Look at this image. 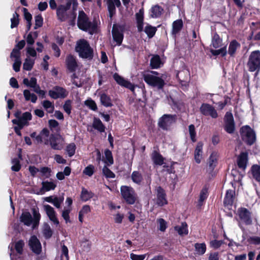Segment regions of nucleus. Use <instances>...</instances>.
Instances as JSON below:
<instances>
[{
  "label": "nucleus",
  "instance_id": "28",
  "mask_svg": "<svg viewBox=\"0 0 260 260\" xmlns=\"http://www.w3.org/2000/svg\"><path fill=\"white\" fill-rule=\"evenodd\" d=\"M163 11V8L158 5L153 6L150 10V17L155 18H158L162 14Z\"/></svg>",
  "mask_w": 260,
  "mask_h": 260
},
{
  "label": "nucleus",
  "instance_id": "42",
  "mask_svg": "<svg viewBox=\"0 0 260 260\" xmlns=\"http://www.w3.org/2000/svg\"><path fill=\"white\" fill-rule=\"evenodd\" d=\"M222 39L219 35L215 32L212 38V45L214 48H218L221 46Z\"/></svg>",
  "mask_w": 260,
  "mask_h": 260
},
{
  "label": "nucleus",
  "instance_id": "7",
  "mask_svg": "<svg viewBox=\"0 0 260 260\" xmlns=\"http://www.w3.org/2000/svg\"><path fill=\"white\" fill-rule=\"evenodd\" d=\"M71 8V3H67L65 5H60L56 10V16L58 20L61 22L66 21L69 19L71 12H68Z\"/></svg>",
  "mask_w": 260,
  "mask_h": 260
},
{
  "label": "nucleus",
  "instance_id": "16",
  "mask_svg": "<svg viewBox=\"0 0 260 260\" xmlns=\"http://www.w3.org/2000/svg\"><path fill=\"white\" fill-rule=\"evenodd\" d=\"M218 164V154L215 151H213L210 154L207 162L206 171L209 174H211Z\"/></svg>",
  "mask_w": 260,
  "mask_h": 260
},
{
  "label": "nucleus",
  "instance_id": "9",
  "mask_svg": "<svg viewBox=\"0 0 260 260\" xmlns=\"http://www.w3.org/2000/svg\"><path fill=\"white\" fill-rule=\"evenodd\" d=\"M68 94L69 91L66 88L59 86H55L52 89L48 91V95L54 100L64 99L68 96Z\"/></svg>",
  "mask_w": 260,
  "mask_h": 260
},
{
  "label": "nucleus",
  "instance_id": "13",
  "mask_svg": "<svg viewBox=\"0 0 260 260\" xmlns=\"http://www.w3.org/2000/svg\"><path fill=\"white\" fill-rule=\"evenodd\" d=\"M200 111L204 116H210L212 118H216L218 117V113L216 110L213 106L209 104L203 103L200 108Z\"/></svg>",
  "mask_w": 260,
  "mask_h": 260
},
{
  "label": "nucleus",
  "instance_id": "59",
  "mask_svg": "<svg viewBox=\"0 0 260 260\" xmlns=\"http://www.w3.org/2000/svg\"><path fill=\"white\" fill-rule=\"evenodd\" d=\"M35 25L34 29H37L42 26L43 24V18L41 14H39L35 17Z\"/></svg>",
  "mask_w": 260,
  "mask_h": 260
},
{
  "label": "nucleus",
  "instance_id": "44",
  "mask_svg": "<svg viewBox=\"0 0 260 260\" xmlns=\"http://www.w3.org/2000/svg\"><path fill=\"white\" fill-rule=\"evenodd\" d=\"M42 189L45 191H49L51 190H54L56 185L53 182H49L48 181H43L42 183Z\"/></svg>",
  "mask_w": 260,
  "mask_h": 260
},
{
  "label": "nucleus",
  "instance_id": "43",
  "mask_svg": "<svg viewBox=\"0 0 260 260\" xmlns=\"http://www.w3.org/2000/svg\"><path fill=\"white\" fill-rule=\"evenodd\" d=\"M195 250L199 255H203L206 251V245L205 243H197L194 244Z\"/></svg>",
  "mask_w": 260,
  "mask_h": 260
},
{
  "label": "nucleus",
  "instance_id": "2",
  "mask_svg": "<svg viewBox=\"0 0 260 260\" xmlns=\"http://www.w3.org/2000/svg\"><path fill=\"white\" fill-rule=\"evenodd\" d=\"M75 50L78 53L80 57L91 60L93 57V50L88 42L83 39L79 40L76 44Z\"/></svg>",
  "mask_w": 260,
  "mask_h": 260
},
{
  "label": "nucleus",
  "instance_id": "40",
  "mask_svg": "<svg viewBox=\"0 0 260 260\" xmlns=\"http://www.w3.org/2000/svg\"><path fill=\"white\" fill-rule=\"evenodd\" d=\"M157 31V28L155 26H153L149 24H147L144 29V31L147 35L149 38L153 37Z\"/></svg>",
  "mask_w": 260,
  "mask_h": 260
},
{
  "label": "nucleus",
  "instance_id": "24",
  "mask_svg": "<svg viewBox=\"0 0 260 260\" xmlns=\"http://www.w3.org/2000/svg\"><path fill=\"white\" fill-rule=\"evenodd\" d=\"M20 220L27 226H29L32 223V217L29 212H23L20 217Z\"/></svg>",
  "mask_w": 260,
  "mask_h": 260
},
{
  "label": "nucleus",
  "instance_id": "6",
  "mask_svg": "<svg viewBox=\"0 0 260 260\" xmlns=\"http://www.w3.org/2000/svg\"><path fill=\"white\" fill-rule=\"evenodd\" d=\"M176 120L177 115L176 114H164L159 119L158 125L164 130H168L173 123L176 122Z\"/></svg>",
  "mask_w": 260,
  "mask_h": 260
},
{
  "label": "nucleus",
  "instance_id": "37",
  "mask_svg": "<svg viewBox=\"0 0 260 260\" xmlns=\"http://www.w3.org/2000/svg\"><path fill=\"white\" fill-rule=\"evenodd\" d=\"M131 178L133 182L135 183L140 185L143 180V177L141 173L137 171H134L132 175Z\"/></svg>",
  "mask_w": 260,
  "mask_h": 260
},
{
  "label": "nucleus",
  "instance_id": "39",
  "mask_svg": "<svg viewBox=\"0 0 260 260\" xmlns=\"http://www.w3.org/2000/svg\"><path fill=\"white\" fill-rule=\"evenodd\" d=\"M32 115L30 112H25L22 114V115L20 119H16V121L20 122L21 124H24V126L27 125L28 124V121L31 120Z\"/></svg>",
  "mask_w": 260,
  "mask_h": 260
},
{
  "label": "nucleus",
  "instance_id": "58",
  "mask_svg": "<svg viewBox=\"0 0 260 260\" xmlns=\"http://www.w3.org/2000/svg\"><path fill=\"white\" fill-rule=\"evenodd\" d=\"M43 106L49 113H52L54 109L53 104L48 100L43 101Z\"/></svg>",
  "mask_w": 260,
  "mask_h": 260
},
{
  "label": "nucleus",
  "instance_id": "64",
  "mask_svg": "<svg viewBox=\"0 0 260 260\" xmlns=\"http://www.w3.org/2000/svg\"><path fill=\"white\" fill-rule=\"evenodd\" d=\"M63 109L65 112L70 115L72 110V101L70 100H67L63 105Z\"/></svg>",
  "mask_w": 260,
  "mask_h": 260
},
{
  "label": "nucleus",
  "instance_id": "18",
  "mask_svg": "<svg viewBox=\"0 0 260 260\" xmlns=\"http://www.w3.org/2000/svg\"><path fill=\"white\" fill-rule=\"evenodd\" d=\"M44 207L49 219L52 221L54 224L58 225L59 224V222L56 217V212L53 208L49 205H45L44 206Z\"/></svg>",
  "mask_w": 260,
  "mask_h": 260
},
{
  "label": "nucleus",
  "instance_id": "47",
  "mask_svg": "<svg viewBox=\"0 0 260 260\" xmlns=\"http://www.w3.org/2000/svg\"><path fill=\"white\" fill-rule=\"evenodd\" d=\"M43 234L46 239H50L52 237L53 235V231L48 223L44 224L43 230Z\"/></svg>",
  "mask_w": 260,
  "mask_h": 260
},
{
  "label": "nucleus",
  "instance_id": "30",
  "mask_svg": "<svg viewBox=\"0 0 260 260\" xmlns=\"http://www.w3.org/2000/svg\"><path fill=\"white\" fill-rule=\"evenodd\" d=\"M183 26V21L182 19H177L174 21L172 24V34L176 35L182 29Z\"/></svg>",
  "mask_w": 260,
  "mask_h": 260
},
{
  "label": "nucleus",
  "instance_id": "21",
  "mask_svg": "<svg viewBox=\"0 0 260 260\" xmlns=\"http://www.w3.org/2000/svg\"><path fill=\"white\" fill-rule=\"evenodd\" d=\"M144 13L143 8H141L139 10V12L136 14L137 26L139 32H142L143 30Z\"/></svg>",
  "mask_w": 260,
  "mask_h": 260
},
{
  "label": "nucleus",
  "instance_id": "34",
  "mask_svg": "<svg viewBox=\"0 0 260 260\" xmlns=\"http://www.w3.org/2000/svg\"><path fill=\"white\" fill-rule=\"evenodd\" d=\"M240 47V44L236 40L232 41L229 46L228 53L231 56H234L238 48Z\"/></svg>",
  "mask_w": 260,
  "mask_h": 260
},
{
  "label": "nucleus",
  "instance_id": "20",
  "mask_svg": "<svg viewBox=\"0 0 260 260\" xmlns=\"http://www.w3.org/2000/svg\"><path fill=\"white\" fill-rule=\"evenodd\" d=\"M248 155L247 152H242L237 158V165L240 169L245 170L248 162Z\"/></svg>",
  "mask_w": 260,
  "mask_h": 260
},
{
  "label": "nucleus",
  "instance_id": "48",
  "mask_svg": "<svg viewBox=\"0 0 260 260\" xmlns=\"http://www.w3.org/2000/svg\"><path fill=\"white\" fill-rule=\"evenodd\" d=\"M35 63V61L28 57H27L23 64V69L24 70L29 71L31 70Z\"/></svg>",
  "mask_w": 260,
  "mask_h": 260
},
{
  "label": "nucleus",
  "instance_id": "38",
  "mask_svg": "<svg viewBox=\"0 0 260 260\" xmlns=\"http://www.w3.org/2000/svg\"><path fill=\"white\" fill-rule=\"evenodd\" d=\"M160 63L161 59L160 56L157 54L153 55L150 59V66L152 69L159 68Z\"/></svg>",
  "mask_w": 260,
  "mask_h": 260
},
{
  "label": "nucleus",
  "instance_id": "45",
  "mask_svg": "<svg viewBox=\"0 0 260 260\" xmlns=\"http://www.w3.org/2000/svg\"><path fill=\"white\" fill-rule=\"evenodd\" d=\"M23 95L26 101L30 100L32 103H35L37 100V95L34 93H31L28 89L23 91Z\"/></svg>",
  "mask_w": 260,
  "mask_h": 260
},
{
  "label": "nucleus",
  "instance_id": "17",
  "mask_svg": "<svg viewBox=\"0 0 260 260\" xmlns=\"http://www.w3.org/2000/svg\"><path fill=\"white\" fill-rule=\"evenodd\" d=\"M66 66L68 70L71 73L74 72L76 71L78 67V64L75 57L70 54L67 56Z\"/></svg>",
  "mask_w": 260,
  "mask_h": 260
},
{
  "label": "nucleus",
  "instance_id": "31",
  "mask_svg": "<svg viewBox=\"0 0 260 260\" xmlns=\"http://www.w3.org/2000/svg\"><path fill=\"white\" fill-rule=\"evenodd\" d=\"M174 230L181 236L186 235L188 233L187 224L185 222H182L181 225H176L174 227Z\"/></svg>",
  "mask_w": 260,
  "mask_h": 260
},
{
  "label": "nucleus",
  "instance_id": "14",
  "mask_svg": "<svg viewBox=\"0 0 260 260\" xmlns=\"http://www.w3.org/2000/svg\"><path fill=\"white\" fill-rule=\"evenodd\" d=\"M156 203L158 206H164L168 204V201L167 199V194L165 189L159 186L156 188Z\"/></svg>",
  "mask_w": 260,
  "mask_h": 260
},
{
  "label": "nucleus",
  "instance_id": "1",
  "mask_svg": "<svg viewBox=\"0 0 260 260\" xmlns=\"http://www.w3.org/2000/svg\"><path fill=\"white\" fill-rule=\"evenodd\" d=\"M78 28L84 31H88L91 35L97 31L98 24L95 21L91 22L83 10L79 11L77 19Z\"/></svg>",
  "mask_w": 260,
  "mask_h": 260
},
{
  "label": "nucleus",
  "instance_id": "61",
  "mask_svg": "<svg viewBox=\"0 0 260 260\" xmlns=\"http://www.w3.org/2000/svg\"><path fill=\"white\" fill-rule=\"evenodd\" d=\"M157 222L159 224V230L164 232L167 228V221L163 218H159L157 220Z\"/></svg>",
  "mask_w": 260,
  "mask_h": 260
},
{
  "label": "nucleus",
  "instance_id": "29",
  "mask_svg": "<svg viewBox=\"0 0 260 260\" xmlns=\"http://www.w3.org/2000/svg\"><path fill=\"white\" fill-rule=\"evenodd\" d=\"M94 196V193L91 191H88L84 187L82 188V190L80 194V199L83 202H87Z\"/></svg>",
  "mask_w": 260,
  "mask_h": 260
},
{
  "label": "nucleus",
  "instance_id": "4",
  "mask_svg": "<svg viewBox=\"0 0 260 260\" xmlns=\"http://www.w3.org/2000/svg\"><path fill=\"white\" fill-rule=\"evenodd\" d=\"M248 71L256 72L257 75L260 71V51L255 50L251 52L247 63Z\"/></svg>",
  "mask_w": 260,
  "mask_h": 260
},
{
  "label": "nucleus",
  "instance_id": "33",
  "mask_svg": "<svg viewBox=\"0 0 260 260\" xmlns=\"http://www.w3.org/2000/svg\"><path fill=\"white\" fill-rule=\"evenodd\" d=\"M92 126L95 129L101 133L104 132L105 131V126L103 124L101 120L94 117L93 121Z\"/></svg>",
  "mask_w": 260,
  "mask_h": 260
},
{
  "label": "nucleus",
  "instance_id": "60",
  "mask_svg": "<svg viewBox=\"0 0 260 260\" xmlns=\"http://www.w3.org/2000/svg\"><path fill=\"white\" fill-rule=\"evenodd\" d=\"M208 189L206 186H204L202 189L199 199L201 202H204L207 199L208 196Z\"/></svg>",
  "mask_w": 260,
  "mask_h": 260
},
{
  "label": "nucleus",
  "instance_id": "5",
  "mask_svg": "<svg viewBox=\"0 0 260 260\" xmlns=\"http://www.w3.org/2000/svg\"><path fill=\"white\" fill-rule=\"evenodd\" d=\"M242 139L248 145H253L256 141V134L254 131L248 125L242 126L240 129Z\"/></svg>",
  "mask_w": 260,
  "mask_h": 260
},
{
  "label": "nucleus",
  "instance_id": "53",
  "mask_svg": "<svg viewBox=\"0 0 260 260\" xmlns=\"http://www.w3.org/2000/svg\"><path fill=\"white\" fill-rule=\"evenodd\" d=\"M76 146L74 143H71L68 144L66 150L70 157L73 156L76 151Z\"/></svg>",
  "mask_w": 260,
  "mask_h": 260
},
{
  "label": "nucleus",
  "instance_id": "49",
  "mask_svg": "<svg viewBox=\"0 0 260 260\" xmlns=\"http://www.w3.org/2000/svg\"><path fill=\"white\" fill-rule=\"evenodd\" d=\"M188 132L191 141L196 142L197 141V133L193 124H191L188 126Z\"/></svg>",
  "mask_w": 260,
  "mask_h": 260
},
{
  "label": "nucleus",
  "instance_id": "50",
  "mask_svg": "<svg viewBox=\"0 0 260 260\" xmlns=\"http://www.w3.org/2000/svg\"><path fill=\"white\" fill-rule=\"evenodd\" d=\"M12 123L14 124H16L17 126H15L14 129L15 133L19 136L21 137L22 134L20 130L22 129L24 126V124H21L20 122H18V121H16V119H13L12 121Z\"/></svg>",
  "mask_w": 260,
  "mask_h": 260
},
{
  "label": "nucleus",
  "instance_id": "11",
  "mask_svg": "<svg viewBox=\"0 0 260 260\" xmlns=\"http://www.w3.org/2000/svg\"><path fill=\"white\" fill-rule=\"evenodd\" d=\"M237 213L240 219L245 225H248L252 223V212L248 209L240 207L238 208Z\"/></svg>",
  "mask_w": 260,
  "mask_h": 260
},
{
  "label": "nucleus",
  "instance_id": "35",
  "mask_svg": "<svg viewBox=\"0 0 260 260\" xmlns=\"http://www.w3.org/2000/svg\"><path fill=\"white\" fill-rule=\"evenodd\" d=\"M250 170L253 179L257 182H260V165H253Z\"/></svg>",
  "mask_w": 260,
  "mask_h": 260
},
{
  "label": "nucleus",
  "instance_id": "51",
  "mask_svg": "<svg viewBox=\"0 0 260 260\" xmlns=\"http://www.w3.org/2000/svg\"><path fill=\"white\" fill-rule=\"evenodd\" d=\"M102 173L106 178H114L115 177V174L107 166L103 167Z\"/></svg>",
  "mask_w": 260,
  "mask_h": 260
},
{
  "label": "nucleus",
  "instance_id": "19",
  "mask_svg": "<svg viewBox=\"0 0 260 260\" xmlns=\"http://www.w3.org/2000/svg\"><path fill=\"white\" fill-rule=\"evenodd\" d=\"M235 196V191L232 189L226 190L225 195L223 200V205L225 207H232Z\"/></svg>",
  "mask_w": 260,
  "mask_h": 260
},
{
  "label": "nucleus",
  "instance_id": "32",
  "mask_svg": "<svg viewBox=\"0 0 260 260\" xmlns=\"http://www.w3.org/2000/svg\"><path fill=\"white\" fill-rule=\"evenodd\" d=\"M100 101L102 105L106 107H111L113 106L111 98L109 95L105 93L101 94Z\"/></svg>",
  "mask_w": 260,
  "mask_h": 260
},
{
  "label": "nucleus",
  "instance_id": "25",
  "mask_svg": "<svg viewBox=\"0 0 260 260\" xmlns=\"http://www.w3.org/2000/svg\"><path fill=\"white\" fill-rule=\"evenodd\" d=\"M151 158L155 165L162 166L164 164V158L161 154L156 151L153 152Z\"/></svg>",
  "mask_w": 260,
  "mask_h": 260
},
{
  "label": "nucleus",
  "instance_id": "41",
  "mask_svg": "<svg viewBox=\"0 0 260 260\" xmlns=\"http://www.w3.org/2000/svg\"><path fill=\"white\" fill-rule=\"evenodd\" d=\"M106 160L104 162L108 166H111L114 164V159L112 152L108 149H106L104 151Z\"/></svg>",
  "mask_w": 260,
  "mask_h": 260
},
{
  "label": "nucleus",
  "instance_id": "15",
  "mask_svg": "<svg viewBox=\"0 0 260 260\" xmlns=\"http://www.w3.org/2000/svg\"><path fill=\"white\" fill-rule=\"evenodd\" d=\"M28 245L31 251L36 254H40L42 252V245L39 241L35 235L30 237Z\"/></svg>",
  "mask_w": 260,
  "mask_h": 260
},
{
  "label": "nucleus",
  "instance_id": "55",
  "mask_svg": "<svg viewBox=\"0 0 260 260\" xmlns=\"http://www.w3.org/2000/svg\"><path fill=\"white\" fill-rule=\"evenodd\" d=\"M23 83L27 87L32 88L35 87L37 84V79L35 77H31L30 79V81H29L27 78H24L23 80Z\"/></svg>",
  "mask_w": 260,
  "mask_h": 260
},
{
  "label": "nucleus",
  "instance_id": "10",
  "mask_svg": "<svg viewBox=\"0 0 260 260\" xmlns=\"http://www.w3.org/2000/svg\"><path fill=\"white\" fill-rule=\"evenodd\" d=\"M224 129L228 134H233L235 131V123L231 112H226L224 117Z\"/></svg>",
  "mask_w": 260,
  "mask_h": 260
},
{
  "label": "nucleus",
  "instance_id": "63",
  "mask_svg": "<svg viewBox=\"0 0 260 260\" xmlns=\"http://www.w3.org/2000/svg\"><path fill=\"white\" fill-rule=\"evenodd\" d=\"M42 176H45L46 178H49L51 176V170L47 167H42L40 169Z\"/></svg>",
  "mask_w": 260,
  "mask_h": 260
},
{
  "label": "nucleus",
  "instance_id": "26",
  "mask_svg": "<svg viewBox=\"0 0 260 260\" xmlns=\"http://www.w3.org/2000/svg\"><path fill=\"white\" fill-rule=\"evenodd\" d=\"M112 34L114 41L116 42L118 46L121 45L124 38L123 34L116 30L115 28H112Z\"/></svg>",
  "mask_w": 260,
  "mask_h": 260
},
{
  "label": "nucleus",
  "instance_id": "22",
  "mask_svg": "<svg viewBox=\"0 0 260 260\" xmlns=\"http://www.w3.org/2000/svg\"><path fill=\"white\" fill-rule=\"evenodd\" d=\"M203 142L201 141L198 142L194 153V159L197 164H200L201 162L203 153Z\"/></svg>",
  "mask_w": 260,
  "mask_h": 260
},
{
  "label": "nucleus",
  "instance_id": "23",
  "mask_svg": "<svg viewBox=\"0 0 260 260\" xmlns=\"http://www.w3.org/2000/svg\"><path fill=\"white\" fill-rule=\"evenodd\" d=\"M113 77L117 83L122 86L128 88L129 86L131 85V83L129 81L125 80L117 73H114Z\"/></svg>",
  "mask_w": 260,
  "mask_h": 260
},
{
  "label": "nucleus",
  "instance_id": "12",
  "mask_svg": "<svg viewBox=\"0 0 260 260\" xmlns=\"http://www.w3.org/2000/svg\"><path fill=\"white\" fill-rule=\"evenodd\" d=\"M60 139H62L60 134H51L49 137V142L48 140H46L45 144L47 145L49 143L51 148L53 149L61 150L63 147V145L62 144L59 142Z\"/></svg>",
  "mask_w": 260,
  "mask_h": 260
},
{
  "label": "nucleus",
  "instance_id": "36",
  "mask_svg": "<svg viewBox=\"0 0 260 260\" xmlns=\"http://www.w3.org/2000/svg\"><path fill=\"white\" fill-rule=\"evenodd\" d=\"M106 2L108 7V11L109 12V17L111 19H112L113 17L116 14V10L115 4L113 0H106Z\"/></svg>",
  "mask_w": 260,
  "mask_h": 260
},
{
  "label": "nucleus",
  "instance_id": "56",
  "mask_svg": "<svg viewBox=\"0 0 260 260\" xmlns=\"http://www.w3.org/2000/svg\"><path fill=\"white\" fill-rule=\"evenodd\" d=\"M210 52L214 56H217L220 54L222 57L225 56L227 54L226 48L225 46L218 50L211 49Z\"/></svg>",
  "mask_w": 260,
  "mask_h": 260
},
{
  "label": "nucleus",
  "instance_id": "54",
  "mask_svg": "<svg viewBox=\"0 0 260 260\" xmlns=\"http://www.w3.org/2000/svg\"><path fill=\"white\" fill-rule=\"evenodd\" d=\"M24 242L22 240H19L15 243V249L16 252L20 255L23 253Z\"/></svg>",
  "mask_w": 260,
  "mask_h": 260
},
{
  "label": "nucleus",
  "instance_id": "3",
  "mask_svg": "<svg viewBox=\"0 0 260 260\" xmlns=\"http://www.w3.org/2000/svg\"><path fill=\"white\" fill-rule=\"evenodd\" d=\"M120 193L122 199L127 205H134L138 200V197L134 189L126 185H122L120 187Z\"/></svg>",
  "mask_w": 260,
  "mask_h": 260
},
{
  "label": "nucleus",
  "instance_id": "8",
  "mask_svg": "<svg viewBox=\"0 0 260 260\" xmlns=\"http://www.w3.org/2000/svg\"><path fill=\"white\" fill-rule=\"evenodd\" d=\"M144 80L147 84L159 89H162L165 85V81L162 78L152 75H145Z\"/></svg>",
  "mask_w": 260,
  "mask_h": 260
},
{
  "label": "nucleus",
  "instance_id": "27",
  "mask_svg": "<svg viewBox=\"0 0 260 260\" xmlns=\"http://www.w3.org/2000/svg\"><path fill=\"white\" fill-rule=\"evenodd\" d=\"M49 127L54 134H59L60 127L57 121L54 119H50L48 120Z\"/></svg>",
  "mask_w": 260,
  "mask_h": 260
},
{
  "label": "nucleus",
  "instance_id": "62",
  "mask_svg": "<svg viewBox=\"0 0 260 260\" xmlns=\"http://www.w3.org/2000/svg\"><path fill=\"white\" fill-rule=\"evenodd\" d=\"M85 105L93 111H96L98 109L95 102L91 99L86 100Z\"/></svg>",
  "mask_w": 260,
  "mask_h": 260
},
{
  "label": "nucleus",
  "instance_id": "52",
  "mask_svg": "<svg viewBox=\"0 0 260 260\" xmlns=\"http://www.w3.org/2000/svg\"><path fill=\"white\" fill-rule=\"evenodd\" d=\"M19 14L17 12L15 13L13 15V17L11 19V28H13L17 27L19 23Z\"/></svg>",
  "mask_w": 260,
  "mask_h": 260
},
{
  "label": "nucleus",
  "instance_id": "46",
  "mask_svg": "<svg viewBox=\"0 0 260 260\" xmlns=\"http://www.w3.org/2000/svg\"><path fill=\"white\" fill-rule=\"evenodd\" d=\"M32 214L34 218H32V224L33 226L35 227L38 225L40 220L41 219V215L39 212L38 209L32 208Z\"/></svg>",
  "mask_w": 260,
  "mask_h": 260
},
{
  "label": "nucleus",
  "instance_id": "57",
  "mask_svg": "<svg viewBox=\"0 0 260 260\" xmlns=\"http://www.w3.org/2000/svg\"><path fill=\"white\" fill-rule=\"evenodd\" d=\"M12 163L13 165L11 167V170L14 172H18L21 168L20 160L17 158H13Z\"/></svg>",
  "mask_w": 260,
  "mask_h": 260
}]
</instances>
